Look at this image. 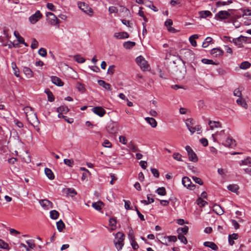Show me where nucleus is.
I'll list each match as a JSON object with an SVG mask.
<instances>
[{
    "label": "nucleus",
    "mask_w": 251,
    "mask_h": 251,
    "mask_svg": "<svg viewBox=\"0 0 251 251\" xmlns=\"http://www.w3.org/2000/svg\"><path fill=\"white\" fill-rule=\"evenodd\" d=\"M24 110L25 113L27 120L31 125L35 126L39 123L37 115L36 113L34 112L32 107L29 106L25 107L24 108Z\"/></svg>",
    "instance_id": "1"
},
{
    "label": "nucleus",
    "mask_w": 251,
    "mask_h": 251,
    "mask_svg": "<svg viewBox=\"0 0 251 251\" xmlns=\"http://www.w3.org/2000/svg\"><path fill=\"white\" fill-rule=\"evenodd\" d=\"M125 235L122 232H119L116 233L114 241L115 246L118 251L121 250L124 246V241Z\"/></svg>",
    "instance_id": "2"
},
{
    "label": "nucleus",
    "mask_w": 251,
    "mask_h": 251,
    "mask_svg": "<svg viewBox=\"0 0 251 251\" xmlns=\"http://www.w3.org/2000/svg\"><path fill=\"white\" fill-rule=\"evenodd\" d=\"M136 62L140 66L141 69L143 71L148 70L150 67L148 62L141 55L138 56L136 58Z\"/></svg>",
    "instance_id": "3"
},
{
    "label": "nucleus",
    "mask_w": 251,
    "mask_h": 251,
    "mask_svg": "<svg viewBox=\"0 0 251 251\" xmlns=\"http://www.w3.org/2000/svg\"><path fill=\"white\" fill-rule=\"evenodd\" d=\"M78 6L85 13L89 16H92L93 14V11L88 5L84 2H79L77 3Z\"/></svg>",
    "instance_id": "4"
},
{
    "label": "nucleus",
    "mask_w": 251,
    "mask_h": 251,
    "mask_svg": "<svg viewBox=\"0 0 251 251\" xmlns=\"http://www.w3.org/2000/svg\"><path fill=\"white\" fill-rule=\"evenodd\" d=\"M46 16L48 18L49 24L53 25H57V26L59 27V20L57 19L54 14L50 12H47Z\"/></svg>",
    "instance_id": "5"
},
{
    "label": "nucleus",
    "mask_w": 251,
    "mask_h": 251,
    "mask_svg": "<svg viewBox=\"0 0 251 251\" xmlns=\"http://www.w3.org/2000/svg\"><path fill=\"white\" fill-rule=\"evenodd\" d=\"M106 131L110 134H114L118 131V124L116 122H110L106 127Z\"/></svg>",
    "instance_id": "6"
},
{
    "label": "nucleus",
    "mask_w": 251,
    "mask_h": 251,
    "mask_svg": "<svg viewBox=\"0 0 251 251\" xmlns=\"http://www.w3.org/2000/svg\"><path fill=\"white\" fill-rule=\"evenodd\" d=\"M233 11L232 9H228V11L222 10L218 12L216 15V17L221 20H226L229 18L231 16V13L229 11Z\"/></svg>",
    "instance_id": "7"
},
{
    "label": "nucleus",
    "mask_w": 251,
    "mask_h": 251,
    "mask_svg": "<svg viewBox=\"0 0 251 251\" xmlns=\"http://www.w3.org/2000/svg\"><path fill=\"white\" fill-rule=\"evenodd\" d=\"M185 149L187 152L189 160L194 162H197L198 160V157L192 148L189 146H186Z\"/></svg>",
    "instance_id": "8"
},
{
    "label": "nucleus",
    "mask_w": 251,
    "mask_h": 251,
    "mask_svg": "<svg viewBox=\"0 0 251 251\" xmlns=\"http://www.w3.org/2000/svg\"><path fill=\"white\" fill-rule=\"evenodd\" d=\"M182 183L183 186L190 190H194L195 188V185L192 183L191 179L187 176L182 178Z\"/></svg>",
    "instance_id": "9"
},
{
    "label": "nucleus",
    "mask_w": 251,
    "mask_h": 251,
    "mask_svg": "<svg viewBox=\"0 0 251 251\" xmlns=\"http://www.w3.org/2000/svg\"><path fill=\"white\" fill-rule=\"evenodd\" d=\"M222 143L225 147L228 148H233L236 145L235 141L229 135Z\"/></svg>",
    "instance_id": "10"
},
{
    "label": "nucleus",
    "mask_w": 251,
    "mask_h": 251,
    "mask_svg": "<svg viewBox=\"0 0 251 251\" xmlns=\"http://www.w3.org/2000/svg\"><path fill=\"white\" fill-rule=\"evenodd\" d=\"M42 16L41 12L38 10L29 17V20L32 24H34L38 22L41 18Z\"/></svg>",
    "instance_id": "11"
},
{
    "label": "nucleus",
    "mask_w": 251,
    "mask_h": 251,
    "mask_svg": "<svg viewBox=\"0 0 251 251\" xmlns=\"http://www.w3.org/2000/svg\"><path fill=\"white\" fill-rule=\"evenodd\" d=\"M39 202L41 206L45 209L48 210L53 208V203L47 199L41 200Z\"/></svg>",
    "instance_id": "12"
},
{
    "label": "nucleus",
    "mask_w": 251,
    "mask_h": 251,
    "mask_svg": "<svg viewBox=\"0 0 251 251\" xmlns=\"http://www.w3.org/2000/svg\"><path fill=\"white\" fill-rule=\"evenodd\" d=\"M92 111L95 114L101 117L106 113V111L101 107L96 106L92 109Z\"/></svg>",
    "instance_id": "13"
},
{
    "label": "nucleus",
    "mask_w": 251,
    "mask_h": 251,
    "mask_svg": "<svg viewBox=\"0 0 251 251\" xmlns=\"http://www.w3.org/2000/svg\"><path fill=\"white\" fill-rule=\"evenodd\" d=\"M229 135V130H222L216 133V135L218 136L219 140L222 142V141H224L226 137Z\"/></svg>",
    "instance_id": "14"
},
{
    "label": "nucleus",
    "mask_w": 251,
    "mask_h": 251,
    "mask_svg": "<svg viewBox=\"0 0 251 251\" xmlns=\"http://www.w3.org/2000/svg\"><path fill=\"white\" fill-rule=\"evenodd\" d=\"M242 41L246 43H249V42L247 41V38L242 35L238 38L232 39V42L234 43L235 45L239 47L242 45Z\"/></svg>",
    "instance_id": "15"
},
{
    "label": "nucleus",
    "mask_w": 251,
    "mask_h": 251,
    "mask_svg": "<svg viewBox=\"0 0 251 251\" xmlns=\"http://www.w3.org/2000/svg\"><path fill=\"white\" fill-rule=\"evenodd\" d=\"M211 54L215 57H219L223 55L224 51L219 48H214L211 50Z\"/></svg>",
    "instance_id": "16"
},
{
    "label": "nucleus",
    "mask_w": 251,
    "mask_h": 251,
    "mask_svg": "<svg viewBox=\"0 0 251 251\" xmlns=\"http://www.w3.org/2000/svg\"><path fill=\"white\" fill-rule=\"evenodd\" d=\"M51 80L54 84L58 86H62L64 84L61 79L55 76H52L51 77Z\"/></svg>",
    "instance_id": "17"
},
{
    "label": "nucleus",
    "mask_w": 251,
    "mask_h": 251,
    "mask_svg": "<svg viewBox=\"0 0 251 251\" xmlns=\"http://www.w3.org/2000/svg\"><path fill=\"white\" fill-rule=\"evenodd\" d=\"M208 125L209 126L211 130H214L215 128L221 127V124L219 122L212 121L209 120L208 122Z\"/></svg>",
    "instance_id": "18"
},
{
    "label": "nucleus",
    "mask_w": 251,
    "mask_h": 251,
    "mask_svg": "<svg viewBox=\"0 0 251 251\" xmlns=\"http://www.w3.org/2000/svg\"><path fill=\"white\" fill-rule=\"evenodd\" d=\"M114 37L117 39H125L129 37L128 34L126 32H116L114 34Z\"/></svg>",
    "instance_id": "19"
},
{
    "label": "nucleus",
    "mask_w": 251,
    "mask_h": 251,
    "mask_svg": "<svg viewBox=\"0 0 251 251\" xmlns=\"http://www.w3.org/2000/svg\"><path fill=\"white\" fill-rule=\"evenodd\" d=\"M203 245L205 247L210 248L213 251H217L218 250V246L216 245V244H215L214 242H209V241L205 242L203 243Z\"/></svg>",
    "instance_id": "20"
},
{
    "label": "nucleus",
    "mask_w": 251,
    "mask_h": 251,
    "mask_svg": "<svg viewBox=\"0 0 251 251\" xmlns=\"http://www.w3.org/2000/svg\"><path fill=\"white\" fill-rule=\"evenodd\" d=\"M98 84L100 86H102L103 88L107 90H111V85L109 83L105 82L104 80H100L98 81Z\"/></svg>",
    "instance_id": "21"
},
{
    "label": "nucleus",
    "mask_w": 251,
    "mask_h": 251,
    "mask_svg": "<svg viewBox=\"0 0 251 251\" xmlns=\"http://www.w3.org/2000/svg\"><path fill=\"white\" fill-rule=\"evenodd\" d=\"M213 211L218 215H221L224 214V211L218 204H215L213 205Z\"/></svg>",
    "instance_id": "22"
},
{
    "label": "nucleus",
    "mask_w": 251,
    "mask_h": 251,
    "mask_svg": "<svg viewBox=\"0 0 251 251\" xmlns=\"http://www.w3.org/2000/svg\"><path fill=\"white\" fill-rule=\"evenodd\" d=\"M145 121L149 124L152 127H155L157 126V122L153 118H145Z\"/></svg>",
    "instance_id": "23"
},
{
    "label": "nucleus",
    "mask_w": 251,
    "mask_h": 251,
    "mask_svg": "<svg viewBox=\"0 0 251 251\" xmlns=\"http://www.w3.org/2000/svg\"><path fill=\"white\" fill-rule=\"evenodd\" d=\"M45 173L47 176L50 180L54 178V176L52 171L48 168L45 169Z\"/></svg>",
    "instance_id": "24"
},
{
    "label": "nucleus",
    "mask_w": 251,
    "mask_h": 251,
    "mask_svg": "<svg viewBox=\"0 0 251 251\" xmlns=\"http://www.w3.org/2000/svg\"><path fill=\"white\" fill-rule=\"evenodd\" d=\"M200 16L202 18H206L208 17L212 16V13L210 11L205 10L199 12Z\"/></svg>",
    "instance_id": "25"
},
{
    "label": "nucleus",
    "mask_w": 251,
    "mask_h": 251,
    "mask_svg": "<svg viewBox=\"0 0 251 251\" xmlns=\"http://www.w3.org/2000/svg\"><path fill=\"white\" fill-rule=\"evenodd\" d=\"M185 124L187 128L190 130L195 125V121L192 119H188L186 120Z\"/></svg>",
    "instance_id": "26"
},
{
    "label": "nucleus",
    "mask_w": 251,
    "mask_h": 251,
    "mask_svg": "<svg viewBox=\"0 0 251 251\" xmlns=\"http://www.w3.org/2000/svg\"><path fill=\"white\" fill-rule=\"evenodd\" d=\"M227 189L233 193H236L239 189V187L237 184H230L227 187Z\"/></svg>",
    "instance_id": "27"
},
{
    "label": "nucleus",
    "mask_w": 251,
    "mask_h": 251,
    "mask_svg": "<svg viewBox=\"0 0 251 251\" xmlns=\"http://www.w3.org/2000/svg\"><path fill=\"white\" fill-rule=\"evenodd\" d=\"M135 46V43L132 41H127L123 44L124 47L126 49H130Z\"/></svg>",
    "instance_id": "28"
},
{
    "label": "nucleus",
    "mask_w": 251,
    "mask_h": 251,
    "mask_svg": "<svg viewBox=\"0 0 251 251\" xmlns=\"http://www.w3.org/2000/svg\"><path fill=\"white\" fill-rule=\"evenodd\" d=\"M23 71L27 77H31L33 75L32 71L28 67H24Z\"/></svg>",
    "instance_id": "29"
},
{
    "label": "nucleus",
    "mask_w": 251,
    "mask_h": 251,
    "mask_svg": "<svg viewBox=\"0 0 251 251\" xmlns=\"http://www.w3.org/2000/svg\"><path fill=\"white\" fill-rule=\"evenodd\" d=\"M232 3V0H227V1H218L216 3L217 7L223 6L226 5H228Z\"/></svg>",
    "instance_id": "30"
},
{
    "label": "nucleus",
    "mask_w": 251,
    "mask_h": 251,
    "mask_svg": "<svg viewBox=\"0 0 251 251\" xmlns=\"http://www.w3.org/2000/svg\"><path fill=\"white\" fill-rule=\"evenodd\" d=\"M45 92L47 94L48 96V100L50 102L53 101L54 100V96L52 93L49 90V89H46L45 91Z\"/></svg>",
    "instance_id": "31"
},
{
    "label": "nucleus",
    "mask_w": 251,
    "mask_h": 251,
    "mask_svg": "<svg viewBox=\"0 0 251 251\" xmlns=\"http://www.w3.org/2000/svg\"><path fill=\"white\" fill-rule=\"evenodd\" d=\"M56 226L58 230L61 232L65 227V224L61 220H60L56 223Z\"/></svg>",
    "instance_id": "32"
},
{
    "label": "nucleus",
    "mask_w": 251,
    "mask_h": 251,
    "mask_svg": "<svg viewBox=\"0 0 251 251\" xmlns=\"http://www.w3.org/2000/svg\"><path fill=\"white\" fill-rule=\"evenodd\" d=\"M251 66V63L248 61H244L240 65V68L243 70H246L249 68Z\"/></svg>",
    "instance_id": "33"
},
{
    "label": "nucleus",
    "mask_w": 251,
    "mask_h": 251,
    "mask_svg": "<svg viewBox=\"0 0 251 251\" xmlns=\"http://www.w3.org/2000/svg\"><path fill=\"white\" fill-rule=\"evenodd\" d=\"M59 215V212L55 210H51L50 211V217L52 219H57L58 218Z\"/></svg>",
    "instance_id": "34"
},
{
    "label": "nucleus",
    "mask_w": 251,
    "mask_h": 251,
    "mask_svg": "<svg viewBox=\"0 0 251 251\" xmlns=\"http://www.w3.org/2000/svg\"><path fill=\"white\" fill-rule=\"evenodd\" d=\"M103 205V203L101 201H98L97 202H94L92 203V207L97 210H100L101 209V206Z\"/></svg>",
    "instance_id": "35"
},
{
    "label": "nucleus",
    "mask_w": 251,
    "mask_h": 251,
    "mask_svg": "<svg viewBox=\"0 0 251 251\" xmlns=\"http://www.w3.org/2000/svg\"><path fill=\"white\" fill-rule=\"evenodd\" d=\"M74 58L75 61L79 63H83L85 61L84 58L82 57L79 54L75 55Z\"/></svg>",
    "instance_id": "36"
},
{
    "label": "nucleus",
    "mask_w": 251,
    "mask_h": 251,
    "mask_svg": "<svg viewBox=\"0 0 251 251\" xmlns=\"http://www.w3.org/2000/svg\"><path fill=\"white\" fill-rule=\"evenodd\" d=\"M212 38L210 37H207L206 38L204 41L202 43V47L204 48L207 47L209 46V44L212 43Z\"/></svg>",
    "instance_id": "37"
},
{
    "label": "nucleus",
    "mask_w": 251,
    "mask_h": 251,
    "mask_svg": "<svg viewBox=\"0 0 251 251\" xmlns=\"http://www.w3.org/2000/svg\"><path fill=\"white\" fill-rule=\"evenodd\" d=\"M14 35L17 39L18 42L19 43H24V39L20 35L19 32L17 31H15L14 32Z\"/></svg>",
    "instance_id": "38"
},
{
    "label": "nucleus",
    "mask_w": 251,
    "mask_h": 251,
    "mask_svg": "<svg viewBox=\"0 0 251 251\" xmlns=\"http://www.w3.org/2000/svg\"><path fill=\"white\" fill-rule=\"evenodd\" d=\"M11 65L14 71V75L16 77H19L20 75L19 70L18 68L17 67L16 64L14 62H12Z\"/></svg>",
    "instance_id": "39"
},
{
    "label": "nucleus",
    "mask_w": 251,
    "mask_h": 251,
    "mask_svg": "<svg viewBox=\"0 0 251 251\" xmlns=\"http://www.w3.org/2000/svg\"><path fill=\"white\" fill-rule=\"evenodd\" d=\"M188 226H185L183 227H180L177 229V232H180L181 234L183 233L186 234L188 231Z\"/></svg>",
    "instance_id": "40"
},
{
    "label": "nucleus",
    "mask_w": 251,
    "mask_h": 251,
    "mask_svg": "<svg viewBox=\"0 0 251 251\" xmlns=\"http://www.w3.org/2000/svg\"><path fill=\"white\" fill-rule=\"evenodd\" d=\"M156 192L160 196H165L166 195V189L163 187L158 188Z\"/></svg>",
    "instance_id": "41"
},
{
    "label": "nucleus",
    "mask_w": 251,
    "mask_h": 251,
    "mask_svg": "<svg viewBox=\"0 0 251 251\" xmlns=\"http://www.w3.org/2000/svg\"><path fill=\"white\" fill-rule=\"evenodd\" d=\"M201 126L199 125H196L192 126V128L189 130L191 134H193L196 131H201Z\"/></svg>",
    "instance_id": "42"
},
{
    "label": "nucleus",
    "mask_w": 251,
    "mask_h": 251,
    "mask_svg": "<svg viewBox=\"0 0 251 251\" xmlns=\"http://www.w3.org/2000/svg\"><path fill=\"white\" fill-rule=\"evenodd\" d=\"M57 111L61 113H67L69 111V108L66 106H61L57 108Z\"/></svg>",
    "instance_id": "43"
},
{
    "label": "nucleus",
    "mask_w": 251,
    "mask_h": 251,
    "mask_svg": "<svg viewBox=\"0 0 251 251\" xmlns=\"http://www.w3.org/2000/svg\"><path fill=\"white\" fill-rule=\"evenodd\" d=\"M178 239L184 244H186L187 243V240L186 238L180 232H179L178 235Z\"/></svg>",
    "instance_id": "44"
},
{
    "label": "nucleus",
    "mask_w": 251,
    "mask_h": 251,
    "mask_svg": "<svg viewBox=\"0 0 251 251\" xmlns=\"http://www.w3.org/2000/svg\"><path fill=\"white\" fill-rule=\"evenodd\" d=\"M236 102L238 104L241 105L242 106H243L245 108H247V103H246L245 100H243L241 97H240L239 99H238L236 100Z\"/></svg>",
    "instance_id": "45"
},
{
    "label": "nucleus",
    "mask_w": 251,
    "mask_h": 251,
    "mask_svg": "<svg viewBox=\"0 0 251 251\" xmlns=\"http://www.w3.org/2000/svg\"><path fill=\"white\" fill-rule=\"evenodd\" d=\"M147 199L148 201H147L146 200H142L141 202L145 205H148L151 203L153 202L154 201L153 199L150 198L149 196H147Z\"/></svg>",
    "instance_id": "46"
},
{
    "label": "nucleus",
    "mask_w": 251,
    "mask_h": 251,
    "mask_svg": "<svg viewBox=\"0 0 251 251\" xmlns=\"http://www.w3.org/2000/svg\"><path fill=\"white\" fill-rule=\"evenodd\" d=\"M207 202L201 198H199L197 200V204L200 206V207H203L206 204H207Z\"/></svg>",
    "instance_id": "47"
},
{
    "label": "nucleus",
    "mask_w": 251,
    "mask_h": 251,
    "mask_svg": "<svg viewBox=\"0 0 251 251\" xmlns=\"http://www.w3.org/2000/svg\"><path fill=\"white\" fill-rule=\"evenodd\" d=\"M8 245L5 243L3 240L0 239V248L3 249H7L8 248Z\"/></svg>",
    "instance_id": "48"
},
{
    "label": "nucleus",
    "mask_w": 251,
    "mask_h": 251,
    "mask_svg": "<svg viewBox=\"0 0 251 251\" xmlns=\"http://www.w3.org/2000/svg\"><path fill=\"white\" fill-rule=\"evenodd\" d=\"M173 157L174 159H175L177 161H182V160H181L182 156L179 153H178V152L174 153L173 154Z\"/></svg>",
    "instance_id": "49"
},
{
    "label": "nucleus",
    "mask_w": 251,
    "mask_h": 251,
    "mask_svg": "<svg viewBox=\"0 0 251 251\" xmlns=\"http://www.w3.org/2000/svg\"><path fill=\"white\" fill-rule=\"evenodd\" d=\"M38 53L42 57H45L47 54L46 50L44 48L40 49L38 50Z\"/></svg>",
    "instance_id": "50"
},
{
    "label": "nucleus",
    "mask_w": 251,
    "mask_h": 251,
    "mask_svg": "<svg viewBox=\"0 0 251 251\" xmlns=\"http://www.w3.org/2000/svg\"><path fill=\"white\" fill-rule=\"evenodd\" d=\"M241 165H250L251 166V158L248 157L246 159L242 160Z\"/></svg>",
    "instance_id": "51"
},
{
    "label": "nucleus",
    "mask_w": 251,
    "mask_h": 251,
    "mask_svg": "<svg viewBox=\"0 0 251 251\" xmlns=\"http://www.w3.org/2000/svg\"><path fill=\"white\" fill-rule=\"evenodd\" d=\"M151 173L153 175V176L156 177L158 178L159 176V172L155 168H152L151 170Z\"/></svg>",
    "instance_id": "52"
},
{
    "label": "nucleus",
    "mask_w": 251,
    "mask_h": 251,
    "mask_svg": "<svg viewBox=\"0 0 251 251\" xmlns=\"http://www.w3.org/2000/svg\"><path fill=\"white\" fill-rule=\"evenodd\" d=\"M128 238L129 240L130 241L135 240L134 238V232L132 228H130V229L129 231L128 234Z\"/></svg>",
    "instance_id": "53"
},
{
    "label": "nucleus",
    "mask_w": 251,
    "mask_h": 251,
    "mask_svg": "<svg viewBox=\"0 0 251 251\" xmlns=\"http://www.w3.org/2000/svg\"><path fill=\"white\" fill-rule=\"evenodd\" d=\"M38 41L35 38H33L32 40L31 48L32 49H36L38 47Z\"/></svg>",
    "instance_id": "54"
},
{
    "label": "nucleus",
    "mask_w": 251,
    "mask_h": 251,
    "mask_svg": "<svg viewBox=\"0 0 251 251\" xmlns=\"http://www.w3.org/2000/svg\"><path fill=\"white\" fill-rule=\"evenodd\" d=\"M76 88L79 91L81 92H83L85 90L83 85L79 82H77L76 84Z\"/></svg>",
    "instance_id": "55"
},
{
    "label": "nucleus",
    "mask_w": 251,
    "mask_h": 251,
    "mask_svg": "<svg viewBox=\"0 0 251 251\" xmlns=\"http://www.w3.org/2000/svg\"><path fill=\"white\" fill-rule=\"evenodd\" d=\"M109 225L112 227H116V220L114 218H111L109 220Z\"/></svg>",
    "instance_id": "56"
},
{
    "label": "nucleus",
    "mask_w": 251,
    "mask_h": 251,
    "mask_svg": "<svg viewBox=\"0 0 251 251\" xmlns=\"http://www.w3.org/2000/svg\"><path fill=\"white\" fill-rule=\"evenodd\" d=\"M64 163L69 167H72L74 165L73 160L71 159H64Z\"/></svg>",
    "instance_id": "57"
},
{
    "label": "nucleus",
    "mask_w": 251,
    "mask_h": 251,
    "mask_svg": "<svg viewBox=\"0 0 251 251\" xmlns=\"http://www.w3.org/2000/svg\"><path fill=\"white\" fill-rule=\"evenodd\" d=\"M131 245L133 250H136L139 248V246L135 240L130 241Z\"/></svg>",
    "instance_id": "58"
},
{
    "label": "nucleus",
    "mask_w": 251,
    "mask_h": 251,
    "mask_svg": "<svg viewBox=\"0 0 251 251\" xmlns=\"http://www.w3.org/2000/svg\"><path fill=\"white\" fill-rule=\"evenodd\" d=\"M192 178L196 183H198L200 185H202L203 182L200 178L196 176H193Z\"/></svg>",
    "instance_id": "59"
},
{
    "label": "nucleus",
    "mask_w": 251,
    "mask_h": 251,
    "mask_svg": "<svg viewBox=\"0 0 251 251\" xmlns=\"http://www.w3.org/2000/svg\"><path fill=\"white\" fill-rule=\"evenodd\" d=\"M102 146L106 148H111L112 144L108 140H105L102 143Z\"/></svg>",
    "instance_id": "60"
},
{
    "label": "nucleus",
    "mask_w": 251,
    "mask_h": 251,
    "mask_svg": "<svg viewBox=\"0 0 251 251\" xmlns=\"http://www.w3.org/2000/svg\"><path fill=\"white\" fill-rule=\"evenodd\" d=\"M203 63L205 64H215L214 62L212 60L206 58H203L201 60Z\"/></svg>",
    "instance_id": "61"
},
{
    "label": "nucleus",
    "mask_w": 251,
    "mask_h": 251,
    "mask_svg": "<svg viewBox=\"0 0 251 251\" xmlns=\"http://www.w3.org/2000/svg\"><path fill=\"white\" fill-rule=\"evenodd\" d=\"M108 11L110 14L114 13H117L118 10L117 7L115 6H110L109 7Z\"/></svg>",
    "instance_id": "62"
},
{
    "label": "nucleus",
    "mask_w": 251,
    "mask_h": 251,
    "mask_svg": "<svg viewBox=\"0 0 251 251\" xmlns=\"http://www.w3.org/2000/svg\"><path fill=\"white\" fill-rule=\"evenodd\" d=\"M231 222L232 225L234 226L235 229H237L239 228V225L236 220H231Z\"/></svg>",
    "instance_id": "63"
},
{
    "label": "nucleus",
    "mask_w": 251,
    "mask_h": 251,
    "mask_svg": "<svg viewBox=\"0 0 251 251\" xmlns=\"http://www.w3.org/2000/svg\"><path fill=\"white\" fill-rule=\"evenodd\" d=\"M119 141L124 145H126L127 143L126 138L124 136H120L119 137Z\"/></svg>",
    "instance_id": "64"
}]
</instances>
